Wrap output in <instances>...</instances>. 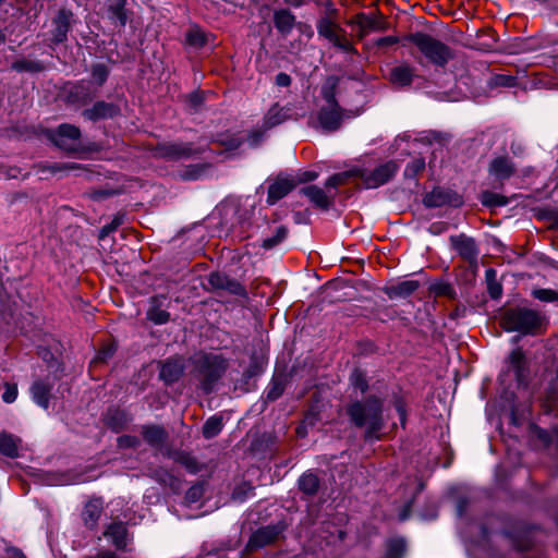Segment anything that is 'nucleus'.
I'll return each instance as SVG.
<instances>
[{
    "label": "nucleus",
    "mask_w": 558,
    "mask_h": 558,
    "mask_svg": "<svg viewBox=\"0 0 558 558\" xmlns=\"http://www.w3.org/2000/svg\"><path fill=\"white\" fill-rule=\"evenodd\" d=\"M510 363L515 369V375L518 378L521 376V372L524 365V353L521 349H515L511 352L510 356Z\"/></svg>",
    "instance_id": "35"
},
{
    "label": "nucleus",
    "mask_w": 558,
    "mask_h": 558,
    "mask_svg": "<svg viewBox=\"0 0 558 558\" xmlns=\"http://www.w3.org/2000/svg\"><path fill=\"white\" fill-rule=\"evenodd\" d=\"M17 397V387L16 385H10V384H7L5 385V390L2 395V400L7 403H12L13 401H15Z\"/></svg>",
    "instance_id": "45"
},
{
    "label": "nucleus",
    "mask_w": 558,
    "mask_h": 558,
    "mask_svg": "<svg viewBox=\"0 0 558 558\" xmlns=\"http://www.w3.org/2000/svg\"><path fill=\"white\" fill-rule=\"evenodd\" d=\"M185 39L189 45L194 47H202L206 41L204 32L198 27H191Z\"/></svg>",
    "instance_id": "29"
},
{
    "label": "nucleus",
    "mask_w": 558,
    "mask_h": 558,
    "mask_svg": "<svg viewBox=\"0 0 558 558\" xmlns=\"http://www.w3.org/2000/svg\"><path fill=\"white\" fill-rule=\"evenodd\" d=\"M318 478L313 473H305L299 480V487L302 492L308 495H313L318 489Z\"/></svg>",
    "instance_id": "26"
},
{
    "label": "nucleus",
    "mask_w": 558,
    "mask_h": 558,
    "mask_svg": "<svg viewBox=\"0 0 558 558\" xmlns=\"http://www.w3.org/2000/svg\"><path fill=\"white\" fill-rule=\"evenodd\" d=\"M96 558H117L112 553H101Z\"/></svg>",
    "instance_id": "59"
},
{
    "label": "nucleus",
    "mask_w": 558,
    "mask_h": 558,
    "mask_svg": "<svg viewBox=\"0 0 558 558\" xmlns=\"http://www.w3.org/2000/svg\"><path fill=\"white\" fill-rule=\"evenodd\" d=\"M342 117L339 106H324L318 112V122L323 129L333 131L339 128Z\"/></svg>",
    "instance_id": "10"
},
{
    "label": "nucleus",
    "mask_w": 558,
    "mask_h": 558,
    "mask_svg": "<svg viewBox=\"0 0 558 558\" xmlns=\"http://www.w3.org/2000/svg\"><path fill=\"white\" fill-rule=\"evenodd\" d=\"M397 43V38L392 36L383 37L377 40L378 46H389Z\"/></svg>",
    "instance_id": "54"
},
{
    "label": "nucleus",
    "mask_w": 558,
    "mask_h": 558,
    "mask_svg": "<svg viewBox=\"0 0 558 558\" xmlns=\"http://www.w3.org/2000/svg\"><path fill=\"white\" fill-rule=\"evenodd\" d=\"M241 141L239 138H233L230 144H229V148H236L239 147Z\"/></svg>",
    "instance_id": "60"
},
{
    "label": "nucleus",
    "mask_w": 558,
    "mask_h": 558,
    "mask_svg": "<svg viewBox=\"0 0 558 558\" xmlns=\"http://www.w3.org/2000/svg\"><path fill=\"white\" fill-rule=\"evenodd\" d=\"M295 185V178L291 175L278 177L268 187L267 202L275 204L284 197Z\"/></svg>",
    "instance_id": "8"
},
{
    "label": "nucleus",
    "mask_w": 558,
    "mask_h": 558,
    "mask_svg": "<svg viewBox=\"0 0 558 558\" xmlns=\"http://www.w3.org/2000/svg\"><path fill=\"white\" fill-rule=\"evenodd\" d=\"M81 132L71 124H61L56 131L49 133V138L60 149L74 153L81 148Z\"/></svg>",
    "instance_id": "5"
},
{
    "label": "nucleus",
    "mask_w": 558,
    "mask_h": 558,
    "mask_svg": "<svg viewBox=\"0 0 558 558\" xmlns=\"http://www.w3.org/2000/svg\"><path fill=\"white\" fill-rule=\"evenodd\" d=\"M93 76L99 81V83L104 82L106 76H107V72H106V69L105 66L102 65H96L94 66L93 69Z\"/></svg>",
    "instance_id": "51"
},
{
    "label": "nucleus",
    "mask_w": 558,
    "mask_h": 558,
    "mask_svg": "<svg viewBox=\"0 0 558 558\" xmlns=\"http://www.w3.org/2000/svg\"><path fill=\"white\" fill-rule=\"evenodd\" d=\"M135 444H136V439H134L132 437L123 436V437L119 438V445L121 447H131V446H135Z\"/></svg>",
    "instance_id": "53"
},
{
    "label": "nucleus",
    "mask_w": 558,
    "mask_h": 558,
    "mask_svg": "<svg viewBox=\"0 0 558 558\" xmlns=\"http://www.w3.org/2000/svg\"><path fill=\"white\" fill-rule=\"evenodd\" d=\"M112 19L119 22L121 26L126 23V14L123 9V1H120L114 8L111 9Z\"/></svg>",
    "instance_id": "43"
},
{
    "label": "nucleus",
    "mask_w": 558,
    "mask_h": 558,
    "mask_svg": "<svg viewBox=\"0 0 558 558\" xmlns=\"http://www.w3.org/2000/svg\"><path fill=\"white\" fill-rule=\"evenodd\" d=\"M486 274V280H487V288L490 296L493 299H498L502 293L501 286L495 280L496 271L492 268L487 269L485 271Z\"/></svg>",
    "instance_id": "28"
},
{
    "label": "nucleus",
    "mask_w": 558,
    "mask_h": 558,
    "mask_svg": "<svg viewBox=\"0 0 558 558\" xmlns=\"http://www.w3.org/2000/svg\"><path fill=\"white\" fill-rule=\"evenodd\" d=\"M4 41V36L0 33V45Z\"/></svg>",
    "instance_id": "62"
},
{
    "label": "nucleus",
    "mask_w": 558,
    "mask_h": 558,
    "mask_svg": "<svg viewBox=\"0 0 558 558\" xmlns=\"http://www.w3.org/2000/svg\"><path fill=\"white\" fill-rule=\"evenodd\" d=\"M490 86H504V87H512L515 84V78L513 76L498 74L490 78Z\"/></svg>",
    "instance_id": "41"
},
{
    "label": "nucleus",
    "mask_w": 558,
    "mask_h": 558,
    "mask_svg": "<svg viewBox=\"0 0 558 558\" xmlns=\"http://www.w3.org/2000/svg\"><path fill=\"white\" fill-rule=\"evenodd\" d=\"M116 109L111 105H107L105 102L96 104L92 109L86 110L84 114L90 119L96 120L100 118L111 117L114 113Z\"/></svg>",
    "instance_id": "23"
},
{
    "label": "nucleus",
    "mask_w": 558,
    "mask_h": 558,
    "mask_svg": "<svg viewBox=\"0 0 558 558\" xmlns=\"http://www.w3.org/2000/svg\"><path fill=\"white\" fill-rule=\"evenodd\" d=\"M450 242L452 247L463 259L469 262L476 259L478 251L472 238L464 234L452 235Z\"/></svg>",
    "instance_id": "9"
},
{
    "label": "nucleus",
    "mask_w": 558,
    "mask_h": 558,
    "mask_svg": "<svg viewBox=\"0 0 558 558\" xmlns=\"http://www.w3.org/2000/svg\"><path fill=\"white\" fill-rule=\"evenodd\" d=\"M349 415L359 427H365L367 439H378L383 427L381 403L378 399H369L365 403L356 402L349 408Z\"/></svg>",
    "instance_id": "1"
},
{
    "label": "nucleus",
    "mask_w": 558,
    "mask_h": 558,
    "mask_svg": "<svg viewBox=\"0 0 558 558\" xmlns=\"http://www.w3.org/2000/svg\"><path fill=\"white\" fill-rule=\"evenodd\" d=\"M74 167L73 166H70V165H64L63 167H59V166H53L51 168V171L52 172H56V171H60V170H64V169H73Z\"/></svg>",
    "instance_id": "57"
},
{
    "label": "nucleus",
    "mask_w": 558,
    "mask_h": 558,
    "mask_svg": "<svg viewBox=\"0 0 558 558\" xmlns=\"http://www.w3.org/2000/svg\"><path fill=\"white\" fill-rule=\"evenodd\" d=\"M352 175V171L336 173L326 181V189L329 191H331V189H337L338 186L345 184L348 179Z\"/></svg>",
    "instance_id": "31"
},
{
    "label": "nucleus",
    "mask_w": 558,
    "mask_h": 558,
    "mask_svg": "<svg viewBox=\"0 0 558 558\" xmlns=\"http://www.w3.org/2000/svg\"><path fill=\"white\" fill-rule=\"evenodd\" d=\"M184 364L181 357L166 361L160 371V378L167 384L177 381L183 374Z\"/></svg>",
    "instance_id": "12"
},
{
    "label": "nucleus",
    "mask_w": 558,
    "mask_h": 558,
    "mask_svg": "<svg viewBox=\"0 0 558 558\" xmlns=\"http://www.w3.org/2000/svg\"><path fill=\"white\" fill-rule=\"evenodd\" d=\"M405 551V543L403 539H393L389 543L386 558H401Z\"/></svg>",
    "instance_id": "32"
},
{
    "label": "nucleus",
    "mask_w": 558,
    "mask_h": 558,
    "mask_svg": "<svg viewBox=\"0 0 558 558\" xmlns=\"http://www.w3.org/2000/svg\"><path fill=\"white\" fill-rule=\"evenodd\" d=\"M410 40L436 65L444 66L452 58V52L448 46L427 34H412Z\"/></svg>",
    "instance_id": "4"
},
{
    "label": "nucleus",
    "mask_w": 558,
    "mask_h": 558,
    "mask_svg": "<svg viewBox=\"0 0 558 558\" xmlns=\"http://www.w3.org/2000/svg\"><path fill=\"white\" fill-rule=\"evenodd\" d=\"M51 386L43 380L35 381L31 388L32 398L43 409H48Z\"/></svg>",
    "instance_id": "16"
},
{
    "label": "nucleus",
    "mask_w": 558,
    "mask_h": 558,
    "mask_svg": "<svg viewBox=\"0 0 558 558\" xmlns=\"http://www.w3.org/2000/svg\"><path fill=\"white\" fill-rule=\"evenodd\" d=\"M430 291L435 294V295H448V296H451L452 293H453V289L452 287L447 283V282H442V281H439V282H435L430 286Z\"/></svg>",
    "instance_id": "42"
},
{
    "label": "nucleus",
    "mask_w": 558,
    "mask_h": 558,
    "mask_svg": "<svg viewBox=\"0 0 558 558\" xmlns=\"http://www.w3.org/2000/svg\"><path fill=\"white\" fill-rule=\"evenodd\" d=\"M413 78V69L409 65H399L391 70L390 81L398 86L410 85Z\"/></svg>",
    "instance_id": "19"
},
{
    "label": "nucleus",
    "mask_w": 558,
    "mask_h": 558,
    "mask_svg": "<svg viewBox=\"0 0 558 558\" xmlns=\"http://www.w3.org/2000/svg\"><path fill=\"white\" fill-rule=\"evenodd\" d=\"M9 556L10 558H25L23 554L16 549L10 550Z\"/></svg>",
    "instance_id": "56"
},
{
    "label": "nucleus",
    "mask_w": 558,
    "mask_h": 558,
    "mask_svg": "<svg viewBox=\"0 0 558 558\" xmlns=\"http://www.w3.org/2000/svg\"><path fill=\"white\" fill-rule=\"evenodd\" d=\"M276 84L282 87L289 86L291 84V77L286 73H279L276 76Z\"/></svg>",
    "instance_id": "52"
},
{
    "label": "nucleus",
    "mask_w": 558,
    "mask_h": 558,
    "mask_svg": "<svg viewBox=\"0 0 558 558\" xmlns=\"http://www.w3.org/2000/svg\"><path fill=\"white\" fill-rule=\"evenodd\" d=\"M185 153V150L179 148L177 145H163L156 150V155L161 157H177Z\"/></svg>",
    "instance_id": "39"
},
{
    "label": "nucleus",
    "mask_w": 558,
    "mask_h": 558,
    "mask_svg": "<svg viewBox=\"0 0 558 558\" xmlns=\"http://www.w3.org/2000/svg\"><path fill=\"white\" fill-rule=\"evenodd\" d=\"M337 86V80L335 77H329L323 88H322V95L324 100L326 101L325 106H338L336 99H335V90Z\"/></svg>",
    "instance_id": "27"
},
{
    "label": "nucleus",
    "mask_w": 558,
    "mask_h": 558,
    "mask_svg": "<svg viewBox=\"0 0 558 558\" xmlns=\"http://www.w3.org/2000/svg\"><path fill=\"white\" fill-rule=\"evenodd\" d=\"M418 288V282L414 280L402 281L393 287V292L397 295L407 296L413 293Z\"/></svg>",
    "instance_id": "34"
},
{
    "label": "nucleus",
    "mask_w": 558,
    "mask_h": 558,
    "mask_svg": "<svg viewBox=\"0 0 558 558\" xmlns=\"http://www.w3.org/2000/svg\"><path fill=\"white\" fill-rule=\"evenodd\" d=\"M288 230L286 227L280 226L276 229L275 235L267 238L263 241V247L266 250H270L278 245L283 239L287 236Z\"/></svg>",
    "instance_id": "30"
},
{
    "label": "nucleus",
    "mask_w": 558,
    "mask_h": 558,
    "mask_svg": "<svg viewBox=\"0 0 558 558\" xmlns=\"http://www.w3.org/2000/svg\"><path fill=\"white\" fill-rule=\"evenodd\" d=\"M143 436L150 445L158 446L166 439V432L159 426H147L143 429Z\"/></svg>",
    "instance_id": "24"
},
{
    "label": "nucleus",
    "mask_w": 558,
    "mask_h": 558,
    "mask_svg": "<svg viewBox=\"0 0 558 558\" xmlns=\"http://www.w3.org/2000/svg\"><path fill=\"white\" fill-rule=\"evenodd\" d=\"M489 173L497 180H505L513 173V166L508 158L498 157L492 161Z\"/></svg>",
    "instance_id": "15"
},
{
    "label": "nucleus",
    "mask_w": 558,
    "mask_h": 558,
    "mask_svg": "<svg viewBox=\"0 0 558 558\" xmlns=\"http://www.w3.org/2000/svg\"><path fill=\"white\" fill-rule=\"evenodd\" d=\"M352 386L360 390L361 393L365 392L367 389V381L365 378V375L361 372L355 369L350 377Z\"/></svg>",
    "instance_id": "38"
},
{
    "label": "nucleus",
    "mask_w": 558,
    "mask_h": 558,
    "mask_svg": "<svg viewBox=\"0 0 558 558\" xmlns=\"http://www.w3.org/2000/svg\"><path fill=\"white\" fill-rule=\"evenodd\" d=\"M121 225V218L114 217L112 221L108 225H105L99 232V236L102 239L114 231Z\"/></svg>",
    "instance_id": "47"
},
{
    "label": "nucleus",
    "mask_w": 558,
    "mask_h": 558,
    "mask_svg": "<svg viewBox=\"0 0 558 558\" xmlns=\"http://www.w3.org/2000/svg\"><path fill=\"white\" fill-rule=\"evenodd\" d=\"M276 537V531L271 527H263L255 532L248 542L250 547H262L270 542H272Z\"/></svg>",
    "instance_id": "21"
},
{
    "label": "nucleus",
    "mask_w": 558,
    "mask_h": 558,
    "mask_svg": "<svg viewBox=\"0 0 558 558\" xmlns=\"http://www.w3.org/2000/svg\"><path fill=\"white\" fill-rule=\"evenodd\" d=\"M317 31L320 36L328 39L336 47H339L344 51H350L352 49V46L344 33L335 23L324 20L318 24Z\"/></svg>",
    "instance_id": "6"
},
{
    "label": "nucleus",
    "mask_w": 558,
    "mask_h": 558,
    "mask_svg": "<svg viewBox=\"0 0 558 558\" xmlns=\"http://www.w3.org/2000/svg\"><path fill=\"white\" fill-rule=\"evenodd\" d=\"M148 317L156 324H165L169 319V314L162 310H151L148 312Z\"/></svg>",
    "instance_id": "44"
},
{
    "label": "nucleus",
    "mask_w": 558,
    "mask_h": 558,
    "mask_svg": "<svg viewBox=\"0 0 558 558\" xmlns=\"http://www.w3.org/2000/svg\"><path fill=\"white\" fill-rule=\"evenodd\" d=\"M533 296L539 301L554 302L558 300V293L551 289H537L532 292Z\"/></svg>",
    "instance_id": "40"
},
{
    "label": "nucleus",
    "mask_w": 558,
    "mask_h": 558,
    "mask_svg": "<svg viewBox=\"0 0 558 558\" xmlns=\"http://www.w3.org/2000/svg\"><path fill=\"white\" fill-rule=\"evenodd\" d=\"M71 12L62 10L59 12L57 19L54 20L56 28L53 34V41L61 43L65 39L66 33L69 31V24L71 20Z\"/></svg>",
    "instance_id": "18"
},
{
    "label": "nucleus",
    "mask_w": 558,
    "mask_h": 558,
    "mask_svg": "<svg viewBox=\"0 0 558 558\" xmlns=\"http://www.w3.org/2000/svg\"><path fill=\"white\" fill-rule=\"evenodd\" d=\"M197 376L203 380V387L206 391L211 389V384L216 381L226 371L227 361L217 353H197L193 357Z\"/></svg>",
    "instance_id": "3"
},
{
    "label": "nucleus",
    "mask_w": 558,
    "mask_h": 558,
    "mask_svg": "<svg viewBox=\"0 0 558 558\" xmlns=\"http://www.w3.org/2000/svg\"><path fill=\"white\" fill-rule=\"evenodd\" d=\"M12 68L15 70V71H19V72H23V71H27V72H36V71H39L41 70V65L36 62V61H29V60H20V61H15L13 64H12Z\"/></svg>",
    "instance_id": "36"
},
{
    "label": "nucleus",
    "mask_w": 558,
    "mask_h": 558,
    "mask_svg": "<svg viewBox=\"0 0 558 558\" xmlns=\"http://www.w3.org/2000/svg\"><path fill=\"white\" fill-rule=\"evenodd\" d=\"M293 118L294 116L292 113L291 108L279 107L276 105L268 110L265 117V124L267 125V128H272Z\"/></svg>",
    "instance_id": "13"
},
{
    "label": "nucleus",
    "mask_w": 558,
    "mask_h": 558,
    "mask_svg": "<svg viewBox=\"0 0 558 558\" xmlns=\"http://www.w3.org/2000/svg\"><path fill=\"white\" fill-rule=\"evenodd\" d=\"M284 1L293 7H300L304 3L305 0H284Z\"/></svg>",
    "instance_id": "58"
},
{
    "label": "nucleus",
    "mask_w": 558,
    "mask_h": 558,
    "mask_svg": "<svg viewBox=\"0 0 558 558\" xmlns=\"http://www.w3.org/2000/svg\"><path fill=\"white\" fill-rule=\"evenodd\" d=\"M114 347L113 345H107L104 347L101 350L98 351L94 362H106L108 359H110L114 353Z\"/></svg>",
    "instance_id": "48"
},
{
    "label": "nucleus",
    "mask_w": 558,
    "mask_h": 558,
    "mask_svg": "<svg viewBox=\"0 0 558 558\" xmlns=\"http://www.w3.org/2000/svg\"><path fill=\"white\" fill-rule=\"evenodd\" d=\"M482 203L485 206L488 207H496V206H504L507 204V199L505 196L492 193V192H485L482 195Z\"/></svg>",
    "instance_id": "33"
},
{
    "label": "nucleus",
    "mask_w": 558,
    "mask_h": 558,
    "mask_svg": "<svg viewBox=\"0 0 558 558\" xmlns=\"http://www.w3.org/2000/svg\"><path fill=\"white\" fill-rule=\"evenodd\" d=\"M185 178H187V179H197L198 174L197 173H189V174H185Z\"/></svg>",
    "instance_id": "61"
},
{
    "label": "nucleus",
    "mask_w": 558,
    "mask_h": 558,
    "mask_svg": "<svg viewBox=\"0 0 558 558\" xmlns=\"http://www.w3.org/2000/svg\"><path fill=\"white\" fill-rule=\"evenodd\" d=\"M112 544L118 548H124L129 541L126 527L123 523H112L105 532Z\"/></svg>",
    "instance_id": "14"
},
{
    "label": "nucleus",
    "mask_w": 558,
    "mask_h": 558,
    "mask_svg": "<svg viewBox=\"0 0 558 558\" xmlns=\"http://www.w3.org/2000/svg\"><path fill=\"white\" fill-rule=\"evenodd\" d=\"M302 193L316 206L328 208L333 199L335 193L323 190L317 185H308L302 190Z\"/></svg>",
    "instance_id": "11"
},
{
    "label": "nucleus",
    "mask_w": 558,
    "mask_h": 558,
    "mask_svg": "<svg viewBox=\"0 0 558 558\" xmlns=\"http://www.w3.org/2000/svg\"><path fill=\"white\" fill-rule=\"evenodd\" d=\"M425 168V161L422 158H415L404 169V175L408 178H414L418 172Z\"/></svg>",
    "instance_id": "37"
},
{
    "label": "nucleus",
    "mask_w": 558,
    "mask_h": 558,
    "mask_svg": "<svg viewBox=\"0 0 558 558\" xmlns=\"http://www.w3.org/2000/svg\"><path fill=\"white\" fill-rule=\"evenodd\" d=\"M317 175L318 174L315 171H303V172L298 174L295 181H296V184L298 183L310 182V181H314L317 178Z\"/></svg>",
    "instance_id": "50"
},
{
    "label": "nucleus",
    "mask_w": 558,
    "mask_h": 558,
    "mask_svg": "<svg viewBox=\"0 0 558 558\" xmlns=\"http://www.w3.org/2000/svg\"><path fill=\"white\" fill-rule=\"evenodd\" d=\"M501 325L508 331H518L524 335L536 333L542 328L543 317L532 310H510L505 313Z\"/></svg>",
    "instance_id": "2"
},
{
    "label": "nucleus",
    "mask_w": 558,
    "mask_h": 558,
    "mask_svg": "<svg viewBox=\"0 0 558 558\" xmlns=\"http://www.w3.org/2000/svg\"><path fill=\"white\" fill-rule=\"evenodd\" d=\"M102 511V502L99 499L89 500L83 511L85 524L93 529L96 526Z\"/></svg>",
    "instance_id": "17"
},
{
    "label": "nucleus",
    "mask_w": 558,
    "mask_h": 558,
    "mask_svg": "<svg viewBox=\"0 0 558 558\" xmlns=\"http://www.w3.org/2000/svg\"><path fill=\"white\" fill-rule=\"evenodd\" d=\"M202 495H203V486L195 485L187 490L186 500L189 502H195L202 497Z\"/></svg>",
    "instance_id": "49"
},
{
    "label": "nucleus",
    "mask_w": 558,
    "mask_h": 558,
    "mask_svg": "<svg viewBox=\"0 0 558 558\" xmlns=\"http://www.w3.org/2000/svg\"><path fill=\"white\" fill-rule=\"evenodd\" d=\"M397 165L395 162H387L379 166L373 172L362 174L363 184L366 189H376L390 180L397 172Z\"/></svg>",
    "instance_id": "7"
},
{
    "label": "nucleus",
    "mask_w": 558,
    "mask_h": 558,
    "mask_svg": "<svg viewBox=\"0 0 558 558\" xmlns=\"http://www.w3.org/2000/svg\"><path fill=\"white\" fill-rule=\"evenodd\" d=\"M282 392H283V387H282L281 383L274 381L271 387L267 391L266 398H267V400L274 401L277 398H279Z\"/></svg>",
    "instance_id": "46"
},
{
    "label": "nucleus",
    "mask_w": 558,
    "mask_h": 558,
    "mask_svg": "<svg viewBox=\"0 0 558 558\" xmlns=\"http://www.w3.org/2000/svg\"><path fill=\"white\" fill-rule=\"evenodd\" d=\"M274 22L279 32L289 33L294 26L295 17L288 10H280L275 13Z\"/></svg>",
    "instance_id": "20"
},
{
    "label": "nucleus",
    "mask_w": 558,
    "mask_h": 558,
    "mask_svg": "<svg viewBox=\"0 0 558 558\" xmlns=\"http://www.w3.org/2000/svg\"><path fill=\"white\" fill-rule=\"evenodd\" d=\"M209 281L213 286L222 287V277L219 274H213L209 277Z\"/></svg>",
    "instance_id": "55"
},
{
    "label": "nucleus",
    "mask_w": 558,
    "mask_h": 558,
    "mask_svg": "<svg viewBox=\"0 0 558 558\" xmlns=\"http://www.w3.org/2000/svg\"><path fill=\"white\" fill-rule=\"evenodd\" d=\"M222 418L214 415L209 417L203 426V435L205 438H213L217 436L222 429Z\"/></svg>",
    "instance_id": "25"
},
{
    "label": "nucleus",
    "mask_w": 558,
    "mask_h": 558,
    "mask_svg": "<svg viewBox=\"0 0 558 558\" xmlns=\"http://www.w3.org/2000/svg\"><path fill=\"white\" fill-rule=\"evenodd\" d=\"M19 440L8 434H0V452L8 457H16Z\"/></svg>",
    "instance_id": "22"
}]
</instances>
